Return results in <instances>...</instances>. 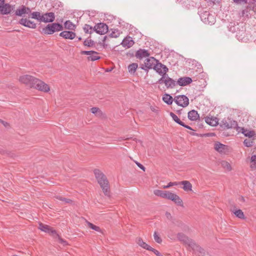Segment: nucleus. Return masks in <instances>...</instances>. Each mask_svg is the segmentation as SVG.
Here are the masks:
<instances>
[{
	"label": "nucleus",
	"instance_id": "nucleus-23",
	"mask_svg": "<svg viewBox=\"0 0 256 256\" xmlns=\"http://www.w3.org/2000/svg\"><path fill=\"white\" fill-rule=\"evenodd\" d=\"M164 84L167 88H173L176 86V82L166 74Z\"/></svg>",
	"mask_w": 256,
	"mask_h": 256
},
{
	"label": "nucleus",
	"instance_id": "nucleus-8",
	"mask_svg": "<svg viewBox=\"0 0 256 256\" xmlns=\"http://www.w3.org/2000/svg\"><path fill=\"white\" fill-rule=\"evenodd\" d=\"M36 78L30 75L24 74L19 77L18 80L20 82L32 88V85L34 84Z\"/></svg>",
	"mask_w": 256,
	"mask_h": 256
},
{
	"label": "nucleus",
	"instance_id": "nucleus-9",
	"mask_svg": "<svg viewBox=\"0 0 256 256\" xmlns=\"http://www.w3.org/2000/svg\"><path fill=\"white\" fill-rule=\"evenodd\" d=\"M214 149L221 154H227L230 152V148L228 146L224 144L218 142L214 143Z\"/></svg>",
	"mask_w": 256,
	"mask_h": 256
},
{
	"label": "nucleus",
	"instance_id": "nucleus-37",
	"mask_svg": "<svg viewBox=\"0 0 256 256\" xmlns=\"http://www.w3.org/2000/svg\"><path fill=\"white\" fill-rule=\"evenodd\" d=\"M245 36V32L244 30H240L236 34V37L238 40L240 41H244V36Z\"/></svg>",
	"mask_w": 256,
	"mask_h": 256
},
{
	"label": "nucleus",
	"instance_id": "nucleus-28",
	"mask_svg": "<svg viewBox=\"0 0 256 256\" xmlns=\"http://www.w3.org/2000/svg\"><path fill=\"white\" fill-rule=\"evenodd\" d=\"M206 124L211 126H216L218 124V120L216 118L207 117L205 120Z\"/></svg>",
	"mask_w": 256,
	"mask_h": 256
},
{
	"label": "nucleus",
	"instance_id": "nucleus-5",
	"mask_svg": "<svg viewBox=\"0 0 256 256\" xmlns=\"http://www.w3.org/2000/svg\"><path fill=\"white\" fill-rule=\"evenodd\" d=\"M163 198L173 201L178 206H182V200L177 194L169 191H164Z\"/></svg>",
	"mask_w": 256,
	"mask_h": 256
},
{
	"label": "nucleus",
	"instance_id": "nucleus-2",
	"mask_svg": "<svg viewBox=\"0 0 256 256\" xmlns=\"http://www.w3.org/2000/svg\"><path fill=\"white\" fill-rule=\"evenodd\" d=\"M177 238L180 241L183 242L191 248L195 253L202 254L204 250L196 244L194 242L188 238L184 234L180 232L177 234Z\"/></svg>",
	"mask_w": 256,
	"mask_h": 256
},
{
	"label": "nucleus",
	"instance_id": "nucleus-11",
	"mask_svg": "<svg viewBox=\"0 0 256 256\" xmlns=\"http://www.w3.org/2000/svg\"><path fill=\"white\" fill-rule=\"evenodd\" d=\"M80 54H82L87 55L88 56L87 59L89 61H95L100 58V56H99V53L96 51H82Z\"/></svg>",
	"mask_w": 256,
	"mask_h": 256
},
{
	"label": "nucleus",
	"instance_id": "nucleus-24",
	"mask_svg": "<svg viewBox=\"0 0 256 256\" xmlns=\"http://www.w3.org/2000/svg\"><path fill=\"white\" fill-rule=\"evenodd\" d=\"M236 130L240 132H241L243 134L246 136H248V138H252L254 136V132L252 130H248L244 129V128H240L238 126Z\"/></svg>",
	"mask_w": 256,
	"mask_h": 256
},
{
	"label": "nucleus",
	"instance_id": "nucleus-4",
	"mask_svg": "<svg viewBox=\"0 0 256 256\" xmlns=\"http://www.w3.org/2000/svg\"><path fill=\"white\" fill-rule=\"evenodd\" d=\"M201 20L206 24H212L216 22L214 15L210 13L208 11H204L200 14Z\"/></svg>",
	"mask_w": 256,
	"mask_h": 256
},
{
	"label": "nucleus",
	"instance_id": "nucleus-12",
	"mask_svg": "<svg viewBox=\"0 0 256 256\" xmlns=\"http://www.w3.org/2000/svg\"><path fill=\"white\" fill-rule=\"evenodd\" d=\"M94 30L100 34H104L108 31V26L104 23H99L94 27Z\"/></svg>",
	"mask_w": 256,
	"mask_h": 256
},
{
	"label": "nucleus",
	"instance_id": "nucleus-16",
	"mask_svg": "<svg viewBox=\"0 0 256 256\" xmlns=\"http://www.w3.org/2000/svg\"><path fill=\"white\" fill-rule=\"evenodd\" d=\"M14 9L12 6L8 4H2L0 6V12L2 14H10Z\"/></svg>",
	"mask_w": 256,
	"mask_h": 256
},
{
	"label": "nucleus",
	"instance_id": "nucleus-26",
	"mask_svg": "<svg viewBox=\"0 0 256 256\" xmlns=\"http://www.w3.org/2000/svg\"><path fill=\"white\" fill-rule=\"evenodd\" d=\"M136 244L142 248L150 250L152 248L143 241L141 238H138L136 240Z\"/></svg>",
	"mask_w": 256,
	"mask_h": 256
},
{
	"label": "nucleus",
	"instance_id": "nucleus-47",
	"mask_svg": "<svg viewBox=\"0 0 256 256\" xmlns=\"http://www.w3.org/2000/svg\"><path fill=\"white\" fill-rule=\"evenodd\" d=\"M90 110L92 114H100V109L98 108H91Z\"/></svg>",
	"mask_w": 256,
	"mask_h": 256
},
{
	"label": "nucleus",
	"instance_id": "nucleus-20",
	"mask_svg": "<svg viewBox=\"0 0 256 256\" xmlns=\"http://www.w3.org/2000/svg\"><path fill=\"white\" fill-rule=\"evenodd\" d=\"M60 36L65 39L73 40L76 36V33L71 31H63Z\"/></svg>",
	"mask_w": 256,
	"mask_h": 256
},
{
	"label": "nucleus",
	"instance_id": "nucleus-54",
	"mask_svg": "<svg viewBox=\"0 0 256 256\" xmlns=\"http://www.w3.org/2000/svg\"><path fill=\"white\" fill-rule=\"evenodd\" d=\"M182 126L188 128V129L192 130V128L190 126H188V125H186L184 123V126Z\"/></svg>",
	"mask_w": 256,
	"mask_h": 256
},
{
	"label": "nucleus",
	"instance_id": "nucleus-59",
	"mask_svg": "<svg viewBox=\"0 0 256 256\" xmlns=\"http://www.w3.org/2000/svg\"><path fill=\"white\" fill-rule=\"evenodd\" d=\"M78 40H81V38H79Z\"/></svg>",
	"mask_w": 256,
	"mask_h": 256
},
{
	"label": "nucleus",
	"instance_id": "nucleus-49",
	"mask_svg": "<svg viewBox=\"0 0 256 256\" xmlns=\"http://www.w3.org/2000/svg\"><path fill=\"white\" fill-rule=\"evenodd\" d=\"M150 251L152 252L157 256H163L158 250L153 248H152Z\"/></svg>",
	"mask_w": 256,
	"mask_h": 256
},
{
	"label": "nucleus",
	"instance_id": "nucleus-25",
	"mask_svg": "<svg viewBox=\"0 0 256 256\" xmlns=\"http://www.w3.org/2000/svg\"><path fill=\"white\" fill-rule=\"evenodd\" d=\"M31 10L30 8L23 6L22 8L16 10V14L17 16H21L23 14H29Z\"/></svg>",
	"mask_w": 256,
	"mask_h": 256
},
{
	"label": "nucleus",
	"instance_id": "nucleus-18",
	"mask_svg": "<svg viewBox=\"0 0 256 256\" xmlns=\"http://www.w3.org/2000/svg\"><path fill=\"white\" fill-rule=\"evenodd\" d=\"M20 24L24 26L31 28H36V24L34 22L26 18H22L20 21Z\"/></svg>",
	"mask_w": 256,
	"mask_h": 256
},
{
	"label": "nucleus",
	"instance_id": "nucleus-41",
	"mask_svg": "<svg viewBox=\"0 0 256 256\" xmlns=\"http://www.w3.org/2000/svg\"><path fill=\"white\" fill-rule=\"evenodd\" d=\"M164 191L159 190H156L154 191V194L156 196H160L162 198H163V197H164Z\"/></svg>",
	"mask_w": 256,
	"mask_h": 256
},
{
	"label": "nucleus",
	"instance_id": "nucleus-44",
	"mask_svg": "<svg viewBox=\"0 0 256 256\" xmlns=\"http://www.w3.org/2000/svg\"><path fill=\"white\" fill-rule=\"evenodd\" d=\"M179 184L178 182H170L166 186H164L162 188H170V186H177Z\"/></svg>",
	"mask_w": 256,
	"mask_h": 256
},
{
	"label": "nucleus",
	"instance_id": "nucleus-19",
	"mask_svg": "<svg viewBox=\"0 0 256 256\" xmlns=\"http://www.w3.org/2000/svg\"><path fill=\"white\" fill-rule=\"evenodd\" d=\"M134 44V40L130 36L125 38L121 42V44L122 46L126 48H130Z\"/></svg>",
	"mask_w": 256,
	"mask_h": 256
},
{
	"label": "nucleus",
	"instance_id": "nucleus-3",
	"mask_svg": "<svg viewBox=\"0 0 256 256\" xmlns=\"http://www.w3.org/2000/svg\"><path fill=\"white\" fill-rule=\"evenodd\" d=\"M32 88H36L44 92H48L50 90V86L43 81L36 78Z\"/></svg>",
	"mask_w": 256,
	"mask_h": 256
},
{
	"label": "nucleus",
	"instance_id": "nucleus-27",
	"mask_svg": "<svg viewBox=\"0 0 256 256\" xmlns=\"http://www.w3.org/2000/svg\"><path fill=\"white\" fill-rule=\"evenodd\" d=\"M178 183L183 185L182 188L184 191H192V185L189 181L184 180Z\"/></svg>",
	"mask_w": 256,
	"mask_h": 256
},
{
	"label": "nucleus",
	"instance_id": "nucleus-55",
	"mask_svg": "<svg viewBox=\"0 0 256 256\" xmlns=\"http://www.w3.org/2000/svg\"><path fill=\"white\" fill-rule=\"evenodd\" d=\"M209 0L212 2L213 3L219 2L220 1V0Z\"/></svg>",
	"mask_w": 256,
	"mask_h": 256
},
{
	"label": "nucleus",
	"instance_id": "nucleus-10",
	"mask_svg": "<svg viewBox=\"0 0 256 256\" xmlns=\"http://www.w3.org/2000/svg\"><path fill=\"white\" fill-rule=\"evenodd\" d=\"M174 101L178 106L182 108L187 106L189 104V100L184 95L176 96L174 98Z\"/></svg>",
	"mask_w": 256,
	"mask_h": 256
},
{
	"label": "nucleus",
	"instance_id": "nucleus-56",
	"mask_svg": "<svg viewBox=\"0 0 256 256\" xmlns=\"http://www.w3.org/2000/svg\"><path fill=\"white\" fill-rule=\"evenodd\" d=\"M234 1L236 3H240L242 0H234Z\"/></svg>",
	"mask_w": 256,
	"mask_h": 256
},
{
	"label": "nucleus",
	"instance_id": "nucleus-48",
	"mask_svg": "<svg viewBox=\"0 0 256 256\" xmlns=\"http://www.w3.org/2000/svg\"><path fill=\"white\" fill-rule=\"evenodd\" d=\"M56 198L62 201V202H64L65 203H68L70 202V200H68V199H66V198H62V196H56Z\"/></svg>",
	"mask_w": 256,
	"mask_h": 256
},
{
	"label": "nucleus",
	"instance_id": "nucleus-35",
	"mask_svg": "<svg viewBox=\"0 0 256 256\" xmlns=\"http://www.w3.org/2000/svg\"><path fill=\"white\" fill-rule=\"evenodd\" d=\"M170 116L172 118V120L177 124H179L180 126H184V122H182L180 118L173 112H171L170 113Z\"/></svg>",
	"mask_w": 256,
	"mask_h": 256
},
{
	"label": "nucleus",
	"instance_id": "nucleus-50",
	"mask_svg": "<svg viewBox=\"0 0 256 256\" xmlns=\"http://www.w3.org/2000/svg\"><path fill=\"white\" fill-rule=\"evenodd\" d=\"M161 75L162 76V77L158 80V82L160 84L164 83V80H165L166 78V74H161Z\"/></svg>",
	"mask_w": 256,
	"mask_h": 256
},
{
	"label": "nucleus",
	"instance_id": "nucleus-21",
	"mask_svg": "<svg viewBox=\"0 0 256 256\" xmlns=\"http://www.w3.org/2000/svg\"><path fill=\"white\" fill-rule=\"evenodd\" d=\"M230 211L238 218L241 220L246 218L244 212L241 210L234 208L230 210Z\"/></svg>",
	"mask_w": 256,
	"mask_h": 256
},
{
	"label": "nucleus",
	"instance_id": "nucleus-34",
	"mask_svg": "<svg viewBox=\"0 0 256 256\" xmlns=\"http://www.w3.org/2000/svg\"><path fill=\"white\" fill-rule=\"evenodd\" d=\"M64 26L66 29L70 30H74L76 28V26L70 20L66 21L64 24Z\"/></svg>",
	"mask_w": 256,
	"mask_h": 256
},
{
	"label": "nucleus",
	"instance_id": "nucleus-7",
	"mask_svg": "<svg viewBox=\"0 0 256 256\" xmlns=\"http://www.w3.org/2000/svg\"><path fill=\"white\" fill-rule=\"evenodd\" d=\"M220 125L222 128L226 129L234 128L236 130L238 128L237 122L230 118L223 119Z\"/></svg>",
	"mask_w": 256,
	"mask_h": 256
},
{
	"label": "nucleus",
	"instance_id": "nucleus-43",
	"mask_svg": "<svg viewBox=\"0 0 256 256\" xmlns=\"http://www.w3.org/2000/svg\"><path fill=\"white\" fill-rule=\"evenodd\" d=\"M244 144L245 145V146L247 147H250L252 146L253 142L250 140L246 139L244 142Z\"/></svg>",
	"mask_w": 256,
	"mask_h": 256
},
{
	"label": "nucleus",
	"instance_id": "nucleus-15",
	"mask_svg": "<svg viewBox=\"0 0 256 256\" xmlns=\"http://www.w3.org/2000/svg\"><path fill=\"white\" fill-rule=\"evenodd\" d=\"M55 18L54 14L53 12L46 13L42 16L41 22H52Z\"/></svg>",
	"mask_w": 256,
	"mask_h": 256
},
{
	"label": "nucleus",
	"instance_id": "nucleus-36",
	"mask_svg": "<svg viewBox=\"0 0 256 256\" xmlns=\"http://www.w3.org/2000/svg\"><path fill=\"white\" fill-rule=\"evenodd\" d=\"M42 16L40 12H33L32 14V18L37 20L39 22H41Z\"/></svg>",
	"mask_w": 256,
	"mask_h": 256
},
{
	"label": "nucleus",
	"instance_id": "nucleus-14",
	"mask_svg": "<svg viewBox=\"0 0 256 256\" xmlns=\"http://www.w3.org/2000/svg\"><path fill=\"white\" fill-rule=\"evenodd\" d=\"M154 69L160 74H166L168 71V68L162 64L158 62V61L154 65Z\"/></svg>",
	"mask_w": 256,
	"mask_h": 256
},
{
	"label": "nucleus",
	"instance_id": "nucleus-57",
	"mask_svg": "<svg viewBox=\"0 0 256 256\" xmlns=\"http://www.w3.org/2000/svg\"><path fill=\"white\" fill-rule=\"evenodd\" d=\"M166 214L168 218V216H170V214L169 213H166Z\"/></svg>",
	"mask_w": 256,
	"mask_h": 256
},
{
	"label": "nucleus",
	"instance_id": "nucleus-52",
	"mask_svg": "<svg viewBox=\"0 0 256 256\" xmlns=\"http://www.w3.org/2000/svg\"><path fill=\"white\" fill-rule=\"evenodd\" d=\"M136 165L140 168L142 169V170H143L144 171H145V168L144 166H142V164H140V163L138 162H136Z\"/></svg>",
	"mask_w": 256,
	"mask_h": 256
},
{
	"label": "nucleus",
	"instance_id": "nucleus-33",
	"mask_svg": "<svg viewBox=\"0 0 256 256\" xmlns=\"http://www.w3.org/2000/svg\"><path fill=\"white\" fill-rule=\"evenodd\" d=\"M138 68V64L136 63H132V64H130L128 66V70L130 73V74H134L136 69Z\"/></svg>",
	"mask_w": 256,
	"mask_h": 256
},
{
	"label": "nucleus",
	"instance_id": "nucleus-58",
	"mask_svg": "<svg viewBox=\"0 0 256 256\" xmlns=\"http://www.w3.org/2000/svg\"><path fill=\"white\" fill-rule=\"evenodd\" d=\"M2 150L1 148H0V153H2Z\"/></svg>",
	"mask_w": 256,
	"mask_h": 256
},
{
	"label": "nucleus",
	"instance_id": "nucleus-39",
	"mask_svg": "<svg viewBox=\"0 0 256 256\" xmlns=\"http://www.w3.org/2000/svg\"><path fill=\"white\" fill-rule=\"evenodd\" d=\"M84 30L86 33L92 34L94 30V29L93 30L92 26H90L88 24H85L84 27Z\"/></svg>",
	"mask_w": 256,
	"mask_h": 256
},
{
	"label": "nucleus",
	"instance_id": "nucleus-30",
	"mask_svg": "<svg viewBox=\"0 0 256 256\" xmlns=\"http://www.w3.org/2000/svg\"><path fill=\"white\" fill-rule=\"evenodd\" d=\"M149 55L148 52L145 50H140L136 52V56L139 58L148 57Z\"/></svg>",
	"mask_w": 256,
	"mask_h": 256
},
{
	"label": "nucleus",
	"instance_id": "nucleus-45",
	"mask_svg": "<svg viewBox=\"0 0 256 256\" xmlns=\"http://www.w3.org/2000/svg\"><path fill=\"white\" fill-rule=\"evenodd\" d=\"M150 109L152 112L156 114H158L160 112L159 108L156 106H150Z\"/></svg>",
	"mask_w": 256,
	"mask_h": 256
},
{
	"label": "nucleus",
	"instance_id": "nucleus-1",
	"mask_svg": "<svg viewBox=\"0 0 256 256\" xmlns=\"http://www.w3.org/2000/svg\"><path fill=\"white\" fill-rule=\"evenodd\" d=\"M95 177L106 196H110V186L106 176L99 170H94Z\"/></svg>",
	"mask_w": 256,
	"mask_h": 256
},
{
	"label": "nucleus",
	"instance_id": "nucleus-22",
	"mask_svg": "<svg viewBox=\"0 0 256 256\" xmlns=\"http://www.w3.org/2000/svg\"><path fill=\"white\" fill-rule=\"evenodd\" d=\"M192 82V80L189 77H184L178 78L176 84L180 86H185L187 84H190Z\"/></svg>",
	"mask_w": 256,
	"mask_h": 256
},
{
	"label": "nucleus",
	"instance_id": "nucleus-17",
	"mask_svg": "<svg viewBox=\"0 0 256 256\" xmlns=\"http://www.w3.org/2000/svg\"><path fill=\"white\" fill-rule=\"evenodd\" d=\"M158 60L153 57H150L145 60L144 66L146 68L151 69L154 68Z\"/></svg>",
	"mask_w": 256,
	"mask_h": 256
},
{
	"label": "nucleus",
	"instance_id": "nucleus-46",
	"mask_svg": "<svg viewBox=\"0 0 256 256\" xmlns=\"http://www.w3.org/2000/svg\"><path fill=\"white\" fill-rule=\"evenodd\" d=\"M120 32L118 30H114L110 34V36L112 38H118L119 36Z\"/></svg>",
	"mask_w": 256,
	"mask_h": 256
},
{
	"label": "nucleus",
	"instance_id": "nucleus-13",
	"mask_svg": "<svg viewBox=\"0 0 256 256\" xmlns=\"http://www.w3.org/2000/svg\"><path fill=\"white\" fill-rule=\"evenodd\" d=\"M38 228L40 230L42 231H43L46 232H48L52 236H58L57 234L56 231L53 229L52 228L50 227V226L44 224L42 223L39 224V226Z\"/></svg>",
	"mask_w": 256,
	"mask_h": 256
},
{
	"label": "nucleus",
	"instance_id": "nucleus-42",
	"mask_svg": "<svg viewBox=\"0 0 256 256\" xmlns=\"http://www.w3.org/2000/svg\"><path fill=\"white\" fill-rule=\"evenodd\" d=\"M154 240L158 244H160L162 242V240L156 232H154Z\"/></svg>",
	"mask_w": 256,
	"mask_h": 256
},
{
	"label": "nucleus",
	"instance_id": "nucleus-38",
	"mask_svg": "<svg viewBox=\"0 0 256 256\" xmlns=\"http://www.w3.org/2000/svg\"><path fill=\"white\" fill-rule=\"evenodd\" d=\"M86 223L90 228L92 230H94L96 232H101V230L99 226H95L94 224H92V223L88 222V221H86Z\"/></svg>",
	"mask_w": 256,
	"mask_h": 256
},
{
	"label": "nucleus",
	"instance_id": "nucleus-53",
	"mask_svg": "<svg viewBox=\"0 0 256 256\" xmlns=\"http://www.w3.org/2000/svg\"><path fill=\"white\" fill-rule=\"evenodd\" d=\"M60 242L62 244L64 245H66L67 242L66 241L63 240L62 239L59 238Z\"/></svg>",
	"mask_w": 256,
	"mask_h": 256
},
{
	"label": "nucleus",
	"instance_id": "nucleus-6",
	"mask_svg": "<svg viewBox=\"0 0 256 256\" xmlns=\"http://www.w3.org/2000/svg\"><path fill=\"white\" fill-rule=\"evenodd\" d=\"M63 27L62 25L57 23H53L48 24L44 30L46 34H51L56 32L61 31Z\"/></svg>",
	"mask_w": 256,
	"mask_h": 256
},
{
	"label": "nucleus",
	"instance_id": "nucleus-51",
	"mask_svg": "<svg viewBox=\"0 0 256 256\" xmlns=\"http://www.w3.org/2000/svg\"><path fill=\"white\" fill-rule=\"evenodd\" d=\"M250 161L253 162L254 164H256V156H252L250 158Z\"/></svg>",
	"mask_w": 256,
	"mask_h": 256
},
{
	"label": "nucleus",
	"instance_id": "nucleus-40",
	"mask_svg": "<svg viewBox=\"0 0 256 256\" xmlns=\"http://www.w3.org/2000/svg\"><path fill=\"white\" fill-rule=\"evenodd\" d=\"M84 44L88 47H92L94 45V42L91 39H86L84 42Z\"/></svg>",
	"mask_w": 256,
	"mask_h": 256
},
{
	"label": "nucleus",
	"instance_id": "nucleus-29",
	"mask_svg": "<svg viewBox=\"0 0 256 256\" xmlns=\"http://www.w3.org/2000/svg\"><path fill=\"white\" fill-rule=\"evenodd\" d=\"M199 118L198 112L195 110H192L188 112V118L190 120H196Z\"/></svg>",
	"mask_w": 256,
	"mask_h": 256
},
{
	"label": "nucleus",
	"instance_id": "nucleus-31",
	"mask_svg": "<svg viewBox=\"0 0 256 256\" xmlns=\"http://www.w3.org/2000/svg\"><path fill=\"white\" fill-rule=\"evenodd\" d=\"M162 100L164 102L170 105L172 104L174 99H173L172 97L170 95L166 94L162 96Z\"/></svg>",
	"mask_w": 256,
	"mask_h": 256
},
{
	"label": "nucleus",
	"instance_id": "nucleus-32",
	"mask_svg": "<svg viewBox=\"0 0 256 256\" xmlns=\"http://www.w3.org/2000/svg\"><path fill=\"white\" fill-rule=\"evenodd\" d=\"M221 165L222 167L227 171L230 172L232 170V168L230 164L227 161L222 160L221 162Z\"/></svg>",
	"mask_w": 256,
	"mask_h": 256
}]
</instances>
